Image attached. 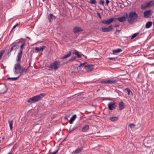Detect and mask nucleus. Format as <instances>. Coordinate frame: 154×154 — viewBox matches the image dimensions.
Listing matches in <instances>:
<instances>
[{
  "label": "nucleus",
  "mask_w": 154,
  "mask_h": 154,
  "mask_svg": "<svg viewBox=\"0 0 154 154\" xmlns=\"http://www.w3.org/2000/svg\"><path fill=\"white\" fill-rule=\"evenodd\" d=\"M45 47L44 46L43 47H40V48L38 47H35V52L36 53H37L39 51H43V50L45 49ZM33 52H35L34 51H33Z\"/></svg>",
  "instance_id": "13"
},
{
  "label": "nucleus",
  "mask_w": 154,
  "mask_h": 154,
  "mask_svg": "<svg viewBox=\"0 0 154 154\" xmlns=\"http://www.w3.org/2000/svg\"><path fill=\"white\" fill-rule=\"evenodd\" d=\"M1 142V140H0V143Z\"/></svg>",
  "instance_id": "58"
},
{
  "label": "nucleus",
  "mask_w": 154,
  "mask_h": 154,
  "mask_svg": "<svg viewBox=\"0 0 154 154\" xmlns=\"http://www.w3.org/2000/svg\"><path fill=\"white\" fill-rule=\"evenodd\" d=\"M100 4H101L102 5H103L104 4L105 2L103 0H100V1L99 2Z\"/></svg>",
  "instance_id": "39"
},
{
  "label": "nucleus",
  "mask_w": 154,
  "mask_h": 154,
  "mask_svg": "<svg viewBox=\"0 0 154 154\" xmlns=\"http://www.w3.org/2000/svg\"><path fill=\"white\" fill-rule=\"evenodd\" d=\"M100 131H98V132H97V133H100Z\"/></svg>",
  "instance_id": "53"
},
{
  "label": "nucleus",
  "mask_w": 154,
  "mask_h": 154,
  "mask_svg": "<svg viewBox=\"0 0 154 154\" xmlns=\"http://www.w3.org/2000/svg\"><path fill=\"white\" fill-rule=\"evenodd\" d=\"M7 90L8 88L5 85H3L0 86V94H4Z\"/></svg>",
  "instance_id": "7"
},
{
  "label": "nucleus",
  "mask_w": 154,
  "mask_h": 154,
  "mask_svg": "<svg viewBox=\"0 0 154 154\" xmlns=\"http://www.w3.org/2000/svg\"><path fill=\"white\" fill-rule=\"evenodd\" d=\"M114 29L112 27V26L110 25L108 27H103L101 28L102 31L104 32H110Z\"/></svg>",
  "instance_id": "5"
},
{
  "label": "nucleus",
  "mask_w": 154,
  "mask_h": 154,
  "mask_svg": "<svg viewBox=\"0 0 154 154\" xmlns=\"http://www.w3.org/2000/svg\"><path fill=\"white\" fill-rule=\"evenodd\" d=\"M19 48V46L17 45H15L13 46L11 48L10 50L8 51V57H9L11 55V52L14 50L16 51Z\"/></svg>",
  "instance_id": "11"
},
{
  "label": "nucleus",
  "mask_w": 154,
  "mask_h": 154,
  "mask_svg": "<svg viewBox=\"0 0 154 154\" xmlns=\"http://www.w3.org/2000/svg\"><path fill=\"white\" fill-rule=\"evenodd\" d=\"M8 154H12V152H9Z\"/></svg>",
  "instance_id": "50"
},
{
  "label": "nucleus",
  "mask_w": 154,
  "mask_h": 154,
  "mask_svg": "<svg viewBox=\"0 0 154 154\" xmlns=\"http://www.w3.org/2000/svg\"><path fill=\"white\" fill-rule=\"evenodd\" d=\"M15 74H17L20 73L21 74L23 72H25L27 70V69L22 68L20 63H17L15 64L14 68Z\"/></svg>",
  "instance_id": "4"
},
{
  "label": "nucleus",
  "mask_w": 154,
  "mask_h": 154,
  "mask_svg": "<svg viewBox=\"0 0 154 154\" xmlns=\"http://www.w3.org/2000/svg\"><path fill=\"white\" fill-rule=\"evenodd\" d=\"M65 63L63 60L56 61L50 64L49 68L52 69H54L56 70L59 68L60 66L63 65Z\"/></svg>",
  "instance_id": "3"
},
{
  "label": "nucleus",
  "mask_w": 154,
  "mask_h": 154,
  "mask_svg": "<svg viewBox=\"0 0 154 154\" xmlns=\"http://www.w3.org/2000/svg\"><path fill=\"white\" fill-rule=\"evenodd\" d=\"M56 18V17L54 16L52 14H50L48 17V19L49 22H51L53 20H55Z\"/></svg>",
  "instance_id": "12"
},
{
  "label": "nucleus",
  "mask_w": 154,
  "mask_h": 154,
  "mask_svg": "<svg viewBox=\"0 0 154 154\" xmlns=\"http://www.w3.org/2000/svg\"><path fill=\"white\" fill-rule=\"evenodd\" d=\"M151 10H149L144 12L143 13L144 17L146 18H150L152 15Z\"/></svg>",
  "instance_id": "8"
},
{
  "label": "nucleus",
  "mask_w": 154,
  "mask_h": 154,
  "mask_svg": "<svg viewBox=\"0 0 154 154\" xmlns=\"http://www.w3.org/2000/svg\"><path fill=\"white\" fill-rule=\"evenodd\" d=\"M152 22L151 21H148L146 24V28H149L152 26Z\"/></svg>",
  "instance_id": "21"
},
{
  "label": "nucleus",
  "mask_w": 154,
  "mask_h": 154,
  "mask_svg": "<svg viewBox=\"0 0 154 154\" xmlns=\"http://www.w3.org/2000/svg\"><path fill=\"white\" fill-rule=\"evenodd\" d=\"M75 58L76 57L72 56L71 58L69 60L68 62H71V61H73L75 60Z\"/></svg>",
  "instance_id": "36"
},
{
  "label": "nucleus",
  "mask_w": 154,
  "mask_h": 154,
  "mask_svg": "<svg viewBox=\"0 0 154 154\" xmlns=\"http://www.w3.org/2000/svg\"><path fill=\"white\" fill-rule=\"evenodd\" d=\"M122 51L121 48H118L116 49H114L112 50V52L114 54H116V53H119Z\"/></svg>",
  "instance_id": "22"
},
{
  "label": "nucleus",
  "mask_w": 154,
  "mask_h": 154,
  "mask_svg": "<svg viewBox=\"0 0 154 154\" xmlns=\"http://www.w3.org/2000/svg\"><path fill=\"white\" fill-rule=\"evenodd\" d=\"M45 94H41L30 98L27 101L29 103H35L41 100L43 97L45 96Z\"/></svg>",
  "instance_id": "2"
},
{
  "label": "nucleus",
  "mask_w": 154,
  "mask_h": 154,
  "mask_svg": "<svg viewBox=\"0 0 154 154\" xmlns=\"http://www.w3.org/2000/svg\"><path fill=\"white\" fill-rule=\"evenodd\" d=\"M148 7L146 3L141 5V8L142 9H146Z\"/></svg>",
  "instance_id": "24"
},
{
  "label": "nucleus",
  "mask_w": 154,
  "mask_h": 154,
  "mask_svg": "<svg viewBox=\"0 0 154 154\" xmlns=\"http://www.w3.org/2000/svg\"><path fill=\"white\" fill-rule=\"evenodd\" d=\"M84 147L83 146H81L80 148H78L73 151V152L75 154H77L80 153L82 151Z\"/></svg>",
  "instance_id": "17"
},
{
  "label": "nucleus",
  "mask_w": 154,
  "mask_h": 154,
  "mask_svg": "<svg viewBox=\"0 0 154 154\" xmlns=\"http://www.w3.org/2000/svg\"><path fill=\"white\" fill-rule=\"evenodd\" d=\"M125 90L127 91L128 95H130L131 94L132 95V93L129 88H127L125 89Z\"/></svg>",
  "instance_id": "29"
},
{
  "label": "nucleus",
  "mask_w": 154,
  "mask_h": 154,
  "mask_svg": "<svg viewBox=\"0 0 154 154\" xmlns=\"http://www.w3.org/2000/svg\"><path fill=\"white\" fill-rule=\"evenodd\" d=\"M110 19H112V20L111 21V23H112L113 21L114 22H116V21L117 20V18H113V17H112L111 18H110Z\"/></svg>",
  "instance_id": "37"
},
{
  "label": "nucleus",
  "mask_w": 154,
  "mask_h": 154,
  "mask_svg": "<svg viewBox=\"0 0 154 154\" xmlns=\"http://www.w3.org/2000/svg\"><path fill=\"white\" fill-rule=\"evenodd\" d=\"M13 121L12 120H10L8 121V123L9 124L10 128L11 130L12 129L13 127Z\"/></svg>",
  "instance_id": "31"
},
{
  "label": "nucleus",
  "mask_w": 154,
  "mask_h": 154,
  "mask_svg": "<svg viewBox=\"0 0 154 154\" xmlns=\"http://www.w3.org/2000/svg\"><path fill=\"white\" fill-rule=\"evenodd\" d=\"M139 34V33H138V32H137V33H134L132 35V36L131 37V39H133L134 38L136 37Z\"/></svg>",
  "instance_id": "32"
},
{
  "label": "nucleus",
  "mask_w": 154,
  "mask_h": 154,
  "mask_svg": "<svg viewBox=\"0 0 154 154\" xmlns=\"http://www.w3.org/2000/svg\"><path fill=\"white\" fill-rule=\"evenodd\" d=\"M109 0H106V3L107 6L108 5V4L109 3Z\"/></svg>",
  "instance_id": "47"
},
{
  "label": "nucleus",
  "mask_w": 154,
  "mask_h": 154,
  "mask_svg": "<svg viewBox=\"0 0 154 154\" xmlns=\"http://www.w3.org/2000/svg\"><path fill=\"white\" fill-rule=\"evenodd\" d=\"M71 52H69L67 54L63 56L61 58V59H65L67 57H69L71 55Z\"/></svg>",
  "instance_id": "26"
},
{
  "label": "nucleus",
  "mask_w": 154,
  "mask_h": 154,
  "mask_svg": "<svg viewBox=\"0 0 154 154\" xmlns=\"http://www.w3.org/2000/svg\"><path fill=\"white\" fill-rule=\"evenodd\" d=\"M85 66V69L88 72L91 71L94 69L93 66L92 65H88Z\"/></svg>",
  "instance_id": "14"
},
{
  "label": "nucleus",
  "mask_w": 154,
  "mask_h": 154,
  "mask_svg": "<svg viewBox=\"0 0 154 154\" xmlns=\"http://www.w3.org/2000/svg\"><path fill=\"white\" fill-rule=\"evenodd\" d=\"M20 42H21L22 43V45H21V46H20V51L21 50H22L23 51V47H24V46L25 45V42H23L22 41H19L17 43H20Z\"/></svg>",
  "instance_id": "28"
},
{
  "label": "nucleus",
  "mask_w": 154,
  "mask_h": 154,
  "mask_svg": "<svg viewBox=\"0 0 154 154\" xmlns=\"http://www.w3.org/2000/svg\"><path fill=\"white\" fill-rule=\"evenodd\" d=\"M42 5V3H41V5Z\"/></svg>",
  "instance_id": "55"
},
{
  "label": "nucleus",
  "mask_w": 154,
  "mask_h": 154,
  "mask_svg": "<svg viewBox=\"0 0 154 154\" xmlns=\"http://www.w3.org/2000/svg\"><path fill=\"white\" fill-rule=\"evenodd\" d=\"M18 78H7L6 79V80H10L11 81H14L17 79Z\"/></svg>",
  "instance_id": "27"
},
{
  "label": "nucleus",
  "mask_w": 154,
  "mask_h": 154,
  "mask_svg": "<svg viewBox=\"0 0 154 154\" xmlns=\"http://www.w3.org/2000/svg\"><path fill=\"white\" fill-rule=\"evenodd\" d=\"M112 20V19H109L108 20H104L101 21V22L103 24H106V25H109L111 23V21Z\"/></svg>",
  "instance_id": "16"
},
{
  "label": "nucleus",
  "mask_w": 154,
  "mask_h": 154,
  "mask_svg": "<svg viewBox=\"0 0 154 154\" xmlns=\"http://www.w3.org/2000/svg\"><path fill=\"white\" fill-rule=\"evenodd\" d=\"M76 115L75 114L73 115L70 118L69 121V123L70 124H72L74 121L75 120V119L76 118Z\"/></svg>",
  "instance_id": "20"
},
{
  "label": "nucleus",
  "mask_w": 154,
  "mask_h": 154,
  "mask_svg": "<svg viewBox=\"0 0 154 154\" xmlns=\"http://www.w3.org/2000/svg\"><path fill=\"white\" fill-rule=\"evenodd\" d=\"M109 109L110 110L115 109L116 107V103L115 102H110L108 104Z\"/></svg>",
  "instance_id": "6"
},
{
  "label": "nucleus",
  "mask_w": 154,
  "mask_h": 154,
  "mask_svg": "<svg viewBox=\"0 0 154 154\" xmlns=\"http://www.w3.org/2000/svg\"><path fill=\"white\" fill-rule=\"evenodd\" d=\"M45 0H42L44 2V1H45Z\"/></svg>",
  "instance_id": "54"
},
{
  "label": "nucleus",
  "mask_w": 154,
  "mask_h": 154,
  "mask_svg": "<svg viewBox=\"0 0 154 154\" xmlns=\"http://www.w3.org/2000/svg\"><path fill=\"white\" fill-rule=\"evenodd\" d=\"M119 26V25H118L117 24H116L115 25V27H117Z\"/></svg>",
  "instance_id": "49"
},
{
  "label": "nucleus",
  "mask_w": 154,
  "mask_h": 154,
  "mask_svg": "<svg viewBox=\"0 0 154 154\" xmlns=\"http://www.w3.org/2000/svg\"><path fill=\"white\" fill-rule=\"evenodd\" d=\"M19 25V24L17 23H16V24L13 27V28L12 29V30H11L10 33L12 32V31L13 30L15 29L17 26H18Z\"/></svg>",
  "instance_id": "38"
},
{
  "label": "nucleus",
  "mask_w": 154,
  "mask_h": 154,
  "mask_svg": "<svg viewBox=\"0 0 154 154\" xmlns=\"http://www.w3.org/2000/svg\"><path fill=\"white\" fill-rule=\"evenodd\" d=\"M108 59L110 60H115V57H108Z\"/></svg>",
  "instance_id": "45"
},
{
  "label": "nucleus",
  "mask_w": 154,
  "mask_h": 154,
  "mask_svg": "<svg viewBox=\"0 0 154 154\" xmlns=\"http://www.w3.org/2000/svg\"><path fill=\"white\" fill-rule=\"evenodd\" d=\"M99 9L100 10H102V9L101 8H99Z\"/></svg>",
  "instance_id": "52"
},
{
  "label": "nucleus",
  "mask_w": 154,
  "mask_h": 154,
  "mask_svg": "<svg viewBox=\"0 0 154 154\" xmlns=\"http://www.w3.org/2000/svg\"><path fill=\"white\" fill-rule=\"evenodd\" d=\"M137 76H139V74H138V75Z\"/></svg>",
  "instance_id": "57"
},
{
  "label": "nucleus",
  "mask_w": 154,
  "mask_h": 154,
  "mask_svg": "<svg viewBox=\"0 0 154 154\" xmlns=\"http://www.w3.org/2000/svg\"><path fill=\"white\" fill-rule=\"evenodd\" d=\"M85 63H81L80 65L78 67L77 69H82L83 68L84 69H85V66H86L87 65H85Z\"/></svg>",
  "instance_id": "25"
},
{
  "label": "nucleus",
  "mask_w": 154,
  "mask_h": 154,
  "mask_svg": "<svg viewBox=\"0 0 154 154\" xmlns=\"http://www.w3.org/2000/svg\"><path fill=\"white\" fill-rule=\"evenodd\" d=\"M22 50H20V51L18 54V55L17 56V58L16 61L18 62H19L21 61V57L22 56Z\"/></svg>",
  "instance_id": "15"
},
{
  "label": "nucleus",
  "mask_w": 154,
  "mask_h": 154,
  "mask_svg": "<svg viewBox=\"0 0 154 154\" xmlns=\"http://www.w3.org/2000/svg\"><path fill=\"white\" fill-rule=\"evenodd\" d=\"M89 3L90 4L95 5L97 3V1L96 0H90Z\"/></svg>",
  "instance_id": "33"
},
{
  "label": "nucleus",
  "mask_w": 154,
  "mask_h": 154,
  "mask_svg": "<svg viewBox=\"0 0 154 154\" xmlns=\"http://www.w3.org/2000/svg\"><path fill=\"white\" fill-rule=\"evenodd\" d=\"M118 118L116 117H111L110 118V120L112 121H114L117 120Z\"/></svg>",
  "instance_id": "34"
},
{
  "label": "nucleus",
  "mask_w": 154,
  "mask_h": 154,
  "mask_svg": "<svg viewBox=\"0 0 154 154\" xmlns=\"http://www.w3.org/2000/svg\"><path fill=\"white\" fill-rule=\"evenodd\" d=\"M82 56H84V57H85L86 58H87V57H86V56H85L84 55H83V54H82Z\"/></svg>",
  "instance_id": "51"
},
{
  "label": "nucleus",
  "mask_w": 154,
  "mask_h": 154,
  "mask_svg": "<svg viewBox=\"0 0 154 154\" xmlns=\"http://www.w3.org/2000/svg\"><path fill=\"white\" fill-rule=\"evenodd\" d=\"M83 31L82 29L78 26H75L73 29V32L74 33H77Z\"/></svg>",
  "instance_id": "9"
},
{
  "label": "nucleus",
  "mask_w": 154,
  "mask_h": 154,
  "mask_svg": "<svg viewBox=\"0 0 154 154\" xmlns=\"http://www.w3.org/2000/svg\"><path fill=\"white\" fill-rule=\"evenodd\" d=\"M18 146V144L17 143L15 144L13 146V148L11 149V151L13 152L14 151L15 149L17 148Z\"/></svg>",
  "instance_id": "30"
},
{
  "label": "nucleus",
  "mask_w": 154,
  "mask_h": 154,
  "mask_svg": "<svg viewBox=\"0 0 154 154\" xmlns=\"http://www.w3.org/2000/svg\"><path fill=\"white\" fill-rule=\"evenodd\" d=\"M42 5V3H41V5Z\"/></svg>",
  "instance_id": "56"
},
{
  "label": "nucleus",
  "mask_w": 154,
  "mask_h": 154,
  "mask_svg": "<svg viewBox=\"0 0 154 154\" xmlns=\"http://www.w3.org/2000/svg\"><path fill=\"white\" fill-rule=\"evenodd\" d=\"M148 64H149V65H151L152 66H154V63H152V64H151V63H147Z\"/></svg>",
  "instance_id": "48"
},
{
  "label": "nucleus",
  "mask_w": 154,
  "mask_h": 154,
  "mask_svg": "<svg viewBox=\"0 0 154 154\" xmlns=\"http://www.w3.org/2000/svg\"><path fill=\"white\" fill-rule=\"evenodd\" d=\"M146 4L148 6V8L151 6L150 1L147 3H146Z\"/></svg>",
  "instance_id": "42"
},
{
  "label": "nucleus",
  "mask_w": 154,
  "mask_h": 154,
  "mask_svg": "<svg viewBox=\"0 0 154 154\" xmlns=\"http://www.w3.org/2000/svg\"><path fill=\"white\" fill-rule=\"evenodd\" d=\"M119 109L120 110H122L125 108V106L124 105V103L122 101L119 103Z\"/></svg>",
  "instance_id": "18"
},
{
  "label": "nucleus",
  "mask_w": 154,
  "mask_h": 154,
  "mask_svg": "<svg viewBox=\"0 0 154 154\" xmlns=\"http://www.w3.org/2000/svg\"><path fill=\"white\" fill-rule=\"evenodd\" d=\"M89 129V125H86L83 127L82 128V131L83 132H86Z\"/></svg>",
  "instance_id": "19"
},
{
  "label": "nucleus",
  "mask_w": 154,
  "mask_h": 154,
  "mask_svg": "<svg viewBox=\"0 0 154 154\" xmlns=\"http://www.w3.org/2000/svg\"><path fill=\"white\" fill-rule=\"evenodd\" d=\"M120 30H117L114 33L116 35H118L119 34V32Z\"/></svg>",
  "instance_id": "41"
},
{
  "label": "nucleus",
  "mask_w": 154,
  "mask_h": 154,
  "mask_svg": "<svg viewBox=\"0 0 154 154\" xmlns=\"http://www.w3.org/2000/svg\"><path fill=\"white\" fill-rule=\"evenodd\" d=\"M58 150H57L56 151H54L53 152H51L50 153V154H55L57 152H58Z\"/></svg>",
  "instance_id": "43"
},
{
  "label": "nucleus",
  "mask_w": 154,
  "mask_h": 154,
  "mask_svg": "<svg viewBox=\"0 0 154 154\" xmlns=\"http://www.w3.org/2000/svg\"><path fill=\"white\" fill-rule=\"evenodd\" d=\"M74 54L77 55V57L79 58H81L82 57V55L78 53V52L77 51H76L74 53Z\"/></svg>",
  "instance_id": "35"
},
{
  "label": "nucleus",
  "mask_w": 154,
  "mask_h": 154,
  "mask_svg": "<svg viewBox=\"0 0 154 154\" xmlns=\"http://www.w3.org/2000/svg\"><path fill=\"white\" fill-rule=\"evenodd\" d=\"M78 126H77V125H75L72 128L69 129L68 131V132L69 133H70L72 131H73L75 130L77 128Z\"/></svg>",
  "instance_id": "23"
},
{
  "label": "nucleus",
  "mask_w": 154,
  "mask_h": 154,
  "mask_svg": "<svg viewBox=\"0 0 154 154\" xmlns=\"http://www.w3.org/2000/svg\"><path fill=\"white\" fill-rule=\"evenodd\" d=\"M129 126L131 128H134L135 127V125L132 124H131L129 125Z\"/></svg>",
  "instance_id": "40"
},
{
  "label": "nucleus",
  "mask_w": 154,
  "mask_h": 154,
  "mask_svg": "<svg viewBox=\"0 0 154 154\" xmlns=\"http://www.w3.org/2000/svg\"><path fill=\"white\" fill-rule=\"evenodd\" d=\"M97 15L98 17L100 19H101V17L100 14L99 13H97Z\"/></svg>",
  "instance_id": "46"
},
{
  "label": "nucleus",
  "mask_w": 154,
  "mask_h": 154,
  "mask_svg": "<svg viewBox=\"0 0 154 154\" xmlns=\"http://www.w3.org/2000/svg\"><path fill=\"white\" fill-rule=\"evenodd\" d=\"M116 80H104L101 81L100 83H101L103 84H114L117 82Z\"/></svg>",
  "instance_id": "10"
},
{
  "label": "nucleus",
  "mask_w": 154,
  "mask_h": 154,
  "mask_svg": "<svg viewBox=\"0 0 154 154\" xmlns=\"http://www.w3.org/2000/svg\"><path fill=\"white\" fill-rule=\"evenodd\" d=\"M138 18V15L135 12H130L129 14L127 13L124 14L123 15L117 18V20L120 22H122L125 21L127 18L128 22L132 24L134 22H136Z\"/></svg>",
  "instance_id": "1"
},
{
  "label": "nucleus",
  "mask_w": 154,
  "mask_h": 154,
  "mask_svg": "<svg viewBox=\"0 0 154 154\" xmlns=\"http://www.w3.org/2000/svg\"><path fill=\"white\" fill-rule=\"evenodd\" d=\"M151 6L154 5V1H150Z\"/></svg>",
  "instance_id": "44"
}]
</instances>
